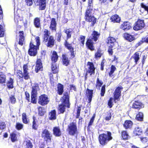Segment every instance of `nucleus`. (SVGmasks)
<instances>
[{
	"instance_id": "nucleus-1",
	"label": "nucleus",
	"mask_w": 148,
	"mask_h": 148,
	"mask_svg": "<svg viewBox=\"0 0 148 148\" xmlns=\"http://www.w3.org/2000/svg\"><path fill=\"white\" fill-rule=\"evenodd\" d=\"M112 139V134L109 131H106L105 133L100 134L99 136V143L102 146L106 145L109 141Z\"/></svg>"
},
{
	"instance_id": "nucleus-2",
	"label": "nucleus",
	"mask_w": 148,
	"mask_h": 148,
	"mask_svg": "<svg viewBox=\"0 0 148 148\" xmlns=\"http://www.w3.org/2000/svg\"><path fill=\"white\" fill-rule=\"evenodd\" d=\"M36 43H33L32 42L30 44V49L28 51L29 54L31 56H35L37 53V50L40 44V38L37 36L35 38Z\"/></svg>"
},
{
	"instance_id": "nucleus-3",
	"label": "nucleus",
	"mask_w": 148,
	"mask_h": 148,
	"mask_svg": "<svg viewBox=\"0 0 148 148\" xmlns=\"http://www.w3.org/2000/svg\"><path fill=\"white\" fill-rule=\"evenodd\" d=\"M50 33L48 30L44 29L43 31V42H48L47 46L48 47H51L54 44V40L52 36H49Z\"/></svg>"
},
{
	"instance_id": "nucleus-4",
	"label": "nucleus",
	"mask_w": 148,
	"mask_h": 148,
	"mask_svg": "<svg viewBox=\"0 0 148 148\" xmlns=\"http://www.w3.org/2000/svg\"><path fill=\"white\" fill-rule=\"evenodd\" d=\"M99 36V34L96 31H94L91 36L87 40L86 42V45L90 50L93 51L94 50L93 45V40L96 41Z\"/></svg>"
},
{
	"instance_id": "nucleus-5",
	"label": "nucleus",
	"mask_w": 148,
	"mask_h": 148,
	"mask_svg": "<svg viewBox=\"0 0 148 148\" xmlns=\"http://www.w3.org/2000/svg\"><path fill=\"white\" fill-rule=\"evenodd\" d=\"M32 91L31 92V102L36 103L37 95V91L40 90L39 85L37 83H34L31 84Z\"/></svg>"
},
{
	"instance_id": "nucleus-6",
	"label": "nucleus",
	"mask_w": 148,
	"mask_h": 148,
	"mask_svg": "<svg viewBox=\"0 0 148 148\" xmlns=\"http://www.w3.org/2000/svg\"><path fill=\"white\" fill-rule=\"evenodd\" d=\"M86 20L88 22H91V25L93 26L96 23L97 18L92 14V9H87L85 15Z\"/></svg>"
},
{
	"instance_id": "nucleus-7",
	"label": "nucleus",
	"mask_w": 148,
	"mask_h": 148,
	"mask_svg": "<svg viewBox=\"0 0 148 148\" xmlns=\"http://www.w3.org/2000/svg\"><path fill=\"white\" fill-rule=\"evenodd\" d=\"M68 130L69 134L74 135L77 133V130L76 123H71L68 125Z\"/></svg>"
},
{
	"instance_id": "nucleus-8",
	"label": "nucleus",
	"mask_w": 148,
	"mask_h": 148,
	"mask_svg": "<svg viewBox=\"0 0 148 148\" xmlns=\"http://www.w3.org/2000/svg\"><path fill=\"white\" fill-rule=\"evenodd\" d=\"M145 26L144 20L138 19L135 23L133 27V29L135 31H138L142 29Z\"/></svg>"
},
{
	"instance_id": "nucleus-9",
	"label": "nucleus",
	"mask_w": 148,
	"mask_h": 148,
	"mask_svg": "<svg viewBox=\"0 0 148 148\" xmlns=\"http://www.w3.org/2000/svg\"><path fill=\"white\" fill-rule=\"evenodd\" d=\"M35 4L37 5H39L40 10L45 9L46 6V0H33Z\"/></svg>"
},
{
	"instance_id": "nucleus-10",
	"label": "nucleus",
	"mask_w": 148,
	"mask_h": 148,
	"mask_svg": "<svg viewBox=\"0 0 148 148\" xmlns=\"http://www.w3.org/2000/svg\"><path fill=\"white\" fill-rule=\"evenodd\" d=\"M49 99L47 95H42L39 97L38 103L42 106L47 104L49 102Z\"/></svg>"
},
{
	"instance_id": "nucleus-11",
	"label": "nucleus",
	"mask_w": 148,
	"mask_h": 148,
	"mask_svg": "<svg viewBox=\"0 0 148 148\" xmlns=\"http://www.w3.org/2000/svg\"><path fill=\"white\" fill-rule=\"evenodd\" d=\"M41 136L47 141H51L52 135L47 130L45 129L42 132Z\"/></svg>"
},
{
	"instance_id": "nucleus-12",
	"label": "nucleus",
	"mask_w": 148,
	"mask_h": 148,
	"mask_svg": "<svg viewBox=\"0 0 148 148\" xmlns=\"http://www.w3.org/2000/svg\"><path fill=\"white\" fill-rule=\"evenodd\" d=\"M87 66L88 67V69L86 75H87L88 73L90 74V75H91L92 74H94L95 73V68L94 67L93 63L88 62Z\"/></svg>"
},
{
	"instance_id": "nucleus-13",
	"label": "nucleus",
	"mask_w": 148,
	"mask_h": 148,
	"mask_svg": "<svg viewBox=\"0 0 148 148\" xmlns=\"http://www.w3.org/2000/svg\"><path fill=\"white\" fill-rule=\"evenodd\" d=\"M122 89L121 87H118L116 89L114 95V101L116 102V100H118L121 95V90Z\"/></svg>"
},
{
	"instance_id": "nucleus-14",
	"label": "nucleus",
	"mask_w": 148,
	"mask_h": 148,
	"mask_svg": "<svg viewBox=\"0 0 148 148\" xmlns=\"http://www.w3.org/2000/svg\"><path fill=\"white\" fill-rule=\"evenodd\" d=\"M23 77L25 79H28L29 78V73L28 72V69L27 65H24L23 67Z\"/></svg>"
},
{
	"instance_id": "nucleus-15",
	"label": "nucleus",
	"mask_w": 148,
	"mask_h": 148,
	"mask_svg": "<svg viewBox=\"0 0 148 148\" xmlns=\"http://www.w3.org/2000/svg\"><path fill=\"white\" fill-rule=\"evenodd\" d=\"M19 39L18 44L21 46L23 45L25 42V38L23 32L22 31L19 32Z\"/></svg>"
},
{
	"instance_id": "nucleus-16",
	"label": "nucleus",
	"mask_w": 148,
	"mask_h": 148,
	"mask_svg": "<svg viewBox=\"0 0 148 148\" xmlns=\"http://www.w3.org/2000/svg\"><path fill=\"white\" fill-rule=\"evenodd\" d=\"M42 66L41 60L40 59H38L36 62L35 71L36 73H38L39 71L42 70Z\"/></svg>"
},
{
	"instance_id": "nucleus-17",
	"label": "nucleus",
	"mask_w": 148,
	"mask_h": 148,
	"mask_svg": "<svg viewBox=\"0 0 148 148\" xmlns=\"http://www.w3.org/2000/svg\"><path fill=\"white\" fill-rule=\"evenodd\" d=\"M116 43V39L113 37H110L108 38V44L110 47H113Z\"/></svg>"
},
{
	"instance_id": "nucleus-18",
	"label": "nucleus",
	"mask_w": 148,
	"mask_h": 148,
	"mask_svg": "<svg viewBox=\"0 0 148 148\" xmlns=\"http://www.w3.org/2000/svg\"><path fill=\"white\" fill-rule=\"evenodd\" d=\"M120 27L123 30H128L131 28L130 23L128 22L123 23L121 26Z\"/></svg>"
},
{
	"instance_id": "nucleus-19",
	"label": "nucleus",
	"mask_w": 148,
	"mask_h": 148,
	"mask_svg": "<svg viewBox=\"0 0 148 148\" xmlns=\"http://www.w3.org/2000/svg\"><path fill=\"white\" fill-rule=\"evenodd\" d=\"M93 91L92 90H90L88 88H87L86 90V95L88 99L89 103L91 101L92 97Z\"/></svg>"
},
{
	"instance_id": "nucleus-20",
	"label": "nucleus",
	"mask_w": 148,
	"mask_h": 148,
	"mask_svg": "<svg viewBox=\"0 0 148 148\" xmlns=\"http://www.w3.org/2000/svg\"><path fill=\"white\" fill-rule=\"evenodd\" d=\"M53 134L56 136H60L61 135V132L58 127H55L53 130Z\"/></svg>"
},
{
	"instance_id": "nucleus-21",
	"label": "nucleus",
	"mask_w": 148,
	"mask_h": 148,
	"mask_svg": "<svg viewBox=\"0 0 148 148\" xmlns=\"http://www.w3.org/2000/svg\"><path fill=\"white\" fill-rule=\"evenodd\" d=\"M58 56L57 55L56 52L53 51L52 54L51 56V58L52 63H55L58 60Z\"/></svg>"
},
{
	"instance_id": "nucleus-22",
	"label": "nucleus",
	"mask_w": 148,
	"mask_h": 148,
	"mask_svg": "<svg viewBox=\"0 0 148 148\" xmlns=\"http://www.w3.org/2000/svg\"><path fill=\"white\" fill-rule=\"evenodd\" d=\"M62 61L63 64L66 66H68L70 60L66 55L63 54L62 55Z\"/></svg>"
},
{
	"instance_id": "nucleus-23",
	"label": "nucleus",
	"mask_w": 148,
	"mask_h": 148,
	"mask_svg": "<svg viewBox=\"0 0 148 148\" xmlns=\"http://www.w3.org/2000/svg\"><path fill=\"white\" fill-rule=\"evenodd\" d=\"M143 107V104L138 101H135L133 104L132 107L136 109H140Z\"/></svg>"
},
{
	"instance_id": "nucleus-24",
	"label": "nucleus",
	"mask_w": 148,
	"mask_h": 148,
	"mask_svg": "<svg viewBox=\"0 0 148 148\" xmlns=\"http://www.w3.org/2000/svg\"><path fill=\"white\" fill-rule=\"evenodd\" d=\"M133 123L130 120L126 121L123 125L124 127L126 129L131 128L132 125Z\"/></svg>"
},
{
	"instance_id": "nucleus-25",
	"label": "nucleus",
	"mask_w": 148,
	"mask_h": 148,
	"mask_svg": "<svg viewBox=\"0 0 148 148\" xmlns=\"http://www.w3.org/2000/svg\"><path fill=\"white\" fill-rule=\"evenodd\" d=\"M73 30V29L71 28L65 29L64 30V32L66 34L67 39L71 38Z\"/></svg>"
},
{
	"instance_id": "nucleus-26",
	"label": "nucleus",
	"mask_w": 148,
	"mask_h": 148,
	"mask_svg": "<svg viewBox=\"0 0 148 148\" xmlns=\"http://www.w3.org/2000/svg\"><path fill=\"white\" fill-rule=\"evenodd\" d=\"M125 38L130 42L132 41L134 39V38L132 35L127 33H125L124 34Z\"/></svg>"
},
{
	"instance_id": "nucleus-27",
	"label": "nucleus",
	"mask_w": 148,
	"mask_h": 148,
	"mask_svg": "<svg viewBox=\"0 0 148 148\" xmlns=\"http://www.w3.org/2000/svg\"><path fill=\"white\" fill-rule=\"evenodd\" d=\"M56 112L55 110H53L50 112L49 114V118L50 120H54L56 119Z\"/></svg>"
},
{
	"instance_id": "nucleus-28",
	"label": "nucleus",
	"mask_w": 148,
	"mask_h": 148,
	"mask_svg": "<svg viewBox=\"0 0 148 148\" xmlns=\"http://www.w3.org/2000/svg\"><path fill=\"white\" fill-rule=\"evenodd\" d=\"M112 21L114 22H119L120 21V18L116 14L112 16L110 18Z\"/></svg>"
},
{
	"instance_id": "nucleus-29",
	"label": "nucleus",
	"mask_w": 148,
	"mask_h": 148,
	"mask_svg": "<svg viewBox=\"0 0 148 148\" xmlns=\"http://www.w3.org/2000/svg\"><path fill=\"white\" fill-rule=\"evenodd\" d=\"M56 26V23L55 20L54 18H52L51 20L50 28L52 30H55Z\"/></svg>"
},
{
	"instance_id": "nucleus-30",
	"label": "nucleus",
	"mask_w": 148,
	"mask_h": 148,
	"mask_svg": "<svg viewBox=\"0 0 148 148\" xmlns=\"http://www.w3.org/2000/svg\"><path fill=\"white\" fill-rule=\"evenodd\" d=\"M51 68L53 73H58V68L55 63H52Z\"/></svg>"
},
{
	"instance_id": "nucleus-31",
	"label": "nucleus",
	"mask_w": 148,
	"mask_h": 148,
	"mask_svg": "<svg viewBox=\"0 0 148 148\" xmlns=\"http://www.w3.org/2000/svg\"><path fill=\"white\" fill-rule=\"evenodd\" d=\"M57 88L58 93L59 95H62L63 92V86L60 84H58Z\"/></svg>"
},
{
	"instance_id": "nucleus-32",
	"label": "nucleus",
	"mask_w": 148,
	"mask_h": 148,
	"mask_svg": "<svg viewBox=\"0 0 148 148\" xmlns=\"http://www.w3.org/2000/svg\"><path fill=\"white\" fill-rule=\"evenodd\" d=\"M6 77L5 75L2 72H0V83L3 84L5 82Z\"/></svg>"
},
{
	"instance_id": "nucleus-33",
	"label": "nucleus",
	"mask_w": 148,
	"mask_h": 148,
	"mask_svg": "<svg viewBox=\"0 0 148 148\" xmlns=\"http://www.w3.org/2000/svg\"><path fill=\"white\" fill-rule=\"evenodd\" d=\"M116 70V68L115 66L112 65L110 67V71L109 73V75L110 77H112L113 76V73L114 71Z\"/></svg>"
},
{
	"instance_id": "nucleus-34",
	"label": "nucleus",
	"mask_w": 148,
	"mask_h": 148,
	"mask_svg": "<svg viewBox=\"0 0 148 148\" xmlns=\"http://www.w3.org/2000/svg\"><path fill=\"white\" fill-rule=\"evenodd\" d=\"M142 130L139 127H137L135 128L134 131V133L136 135H140L141 134Z\"/></svg>"
},
{
	"instance_id": "nucleus-35",
	"label": "nucleus",
	"mask_w": 148,
	"mask_h": 148,
	"mask_svg": "<svg viewBox=\"0 0 148 148\" xmlns=\"http://www.w3.org/2000/svg\"><path fill=\"white\" fill-rule=\"evenodd\" d=\"M34 24L36 27L39 28L40 26V19L38 18H36L34 20Z\"/></svg>"
},
{
	"instance_id": "nucleus-36",
	"label": "nucleus",
	"mask_w": 148,
	"mask_h": 148,
	"mask_svg": "<svg viewBox=\"0 0 148 148\" xmlns=\"http://www.w3.org/2000/svg\"><path fill=\"white\" fill-rule=\"evenodd\" d=\"M66 105H61L59 106L58 110L60 113H63L65 110Z\"/></svg>"
},
{
	"instance_id": "nucleus-37",
	"label": "nucleus",
	"mask_w": 148,
	"mask_h": 148,
	"mask_svg": "<svg viewBox=\"0 0 148 148\" xmlns=\"http://www.w3.org/2000/svg\"><path fill=\"white\" fill-rule=\"evenodd\" d=\"M136 120L139 121H142L143 119V114L142 112H139L138 114L136 116Z\"/></svg>"
},
{
	"instance_id": "nucleus-38",
	"label": "nucleus",
	"mask_w": 148,
	"mask_h": 148,
	"mask_svg": "<svg viewBox=\"0 0 148 148\" xmlns=\"http://www.w3.org/2000/svg\"><path fill=\"white\" fill-rule=\"evenodd\" d=\"M10 137L12 141L13 142L17 140L16 135L14 132L10 134Z\"/></svg>"
},
{
	"instance_id": "nucleus-39",
	"label": "nucleus",
	"mask_w": 148,
	"mask_h": 148,
	"mask_svg": "<svg viewBox=\"0 0 148 148\" xmlns=\"http://www.w3.org/2000/svg\"><path fill=\"white\" fill-rule=\"evenodd\" d=\"M13 80L11 78H10L7 83V86L9 88H13Z\"/></svg>"
},
{
	"instance_id": "nucleus-40",
	"label": "nucleus",
	"mask_w": 148,
	"mask_h": 148,
	"mask_svg": "<svg viewBox=\"0 0 148 148\" xmlns=\"http://www.w3.org/2000/svg\"><path fill=\"white\" fill-rule=\"evenodd\" d=\"M24 144L25 145L27 148H32V145L29 140L25 141L24 142Z\"/></svg>"
},
{
	"instance_id": "nucleus-41",
	"label": "nucleus",
	"mask_w": 148,
	"mask_h": 148,
	"mask_svg": "<svg viewBox=\"0 0 148 148\" xmlns=\"http://www.w3.org/2000/svg\"><path fill=\"white\" fill-rule=\"evenodd\" d=\"M121 135L123 139H127L128 138L129 135L126 131H123L122 132Z\"/></svg>"
},
{
	"instance_id": "nucleus-42",
	"label": "nucleus",
	"mask_w": 148,
	"mask_h": 148,
	"mask_svg": "<svg viewBox=\"0 0 148 148\" xmlns=\"http://www.w3.org/2000/svg\"><path fill=\"white\" fill-rule=\"evenodd\" d=\"M139 54L137 52L134 55L133 58L135 60V62L136 64H137V62L139 59Z\"/></svg>"
},
{
	"instance_id": "nucleus-43",
	"label": "nucleus",
	"mask_w": 148,
	"mask_h": 148,
	"mask_svg": "<svg viewBox=\"0 0 148 148\" xmlns=\"http://www.w3.org/2000/svg\"><path fill=\"white\" fill-rule=\"evenodd\" d=\"M64 45L65 47L69 49L70 51H71L72 50H73V48L72 47L71 45L69 44L66 40L65 41Z\"/></svg>"
},
{
	"instance_id": "nucleus-44",
	"label": "nucleus",
	"mask_w": 148,
	"mask_h": 148,
	"mask_svg": "<svg viewBox=\"0 0 148 148\" xmlns=\"http://www.w3.org/2000/svg\"><path fill=\"white\" fill-rule=\"evenodd\" d=\"M22 120L23 122L25 123H28V121L26 117V114L24 113L22 114Z\"/></svg>"
},
{
	"instance_id": "nucleus-45",
	"label": "nucleus",
	"mask_w": 148,
	"mask_h": 148,
	"mask_svg": "<svg viewBox=\"0 0 148 148\" xmlns=\"http://www.w3.org/2000/svg\"><path fill=\"white\" fill-rule=\"evenodd\" d=\"M101 52V51L99 50H98L97 51L95 55V57L96 58H100L102 54Z\"/></svg>"
},
{
	"instance_id": "nucleus-46",
	"label": "nucleus",
	"mask_w": 148,
	"mask_h": 148,
	"mask_svg": "<svg viewBox=\"0 0 148 148\" xmlns=\"http://www.w3.org/2000/svg\"><path fill=\"white\" fill-rule=\"evenodd\" d=\"M4 34V30L3 26L0 25V37H3Z\"/></svg>"
},
{
	"instance_id": "nucleus-47",
	"label": "nucleus",
	"mask_w": 148,
	"mask_h": 148,
	"mask_svg": "<svg viewBox=\"0 0 148 148\" xmlns=\"http://www.w3.org/2000/svg\"><path fill=\"white\" fill-rule=\"evenodd\" d=\"M92 1L93 0H88V6L87 9H92V7L93 4Z\"/></svg>"
},
{
	"instance_id": "nucleus-48",
	"label": "nucleus",
	"mask_w": 148,
	"mask_h": 148,
	"mask_svg": "<svg viewBox=\"0 0 148 148\" xmlns=\"http://www.w3.org/2000/svg\"><path fill=\"white\" fill-rule=\"evenodd\" d=\"M10 101L11 103L12 104L16 102V99L14 96L11 95L10 97Z\"/></svg>"
},
{
	"instance_id": "nucleus-49",
	"label": "nucleus",
	"mask_w": 148,
	"mask_h": 148,
	"mask_svg": "<svg viewBox=\"0 0 148 148\" xmlns=\"http://www.w3.org/2000/svg\"><path fill=\"white\" fill-rule=\"evenodd\" d=\"M16 127L18 130H20L23 128V125L22 124L18 123L16 124Z\"/></svg>"
},
{
	"instance_id": "nucleus-50",
	"label": "nucleus",
	"mask_w": 148,
	"mask_h": 148,
	"mask_svg": "<svg viewBox=\"0 0 148 148\" xmlns=\"http://www.w3.org/2000/svg\"><path fill=\"white\" fill-rule=\"evenodd\" d=\"M105 91V85H103L102 86L101 90V96H103Z\"/></svg>"
},
{
	"instance_id": "nucleus-51",
	"label": "nucleus",
	"mask_w": 148,
	"mask_h": 148,
	"mask_svg": "<svg viewBox=\"0 0 148 148\" xmlns=\"http://www.w3.org/2000/svg\"><path fill=\"white\" fill-rule=\"evenodd\" d=\"M5 127V125L4 122L0 121V129H4Z\"/></svg>"
},
{
	"instance_id": "nucleus-52",
	"label": "nucleus",
	"mask_w": 148,
	"mask_h": 148,
	"mask_svg": "<svg viewBox=\"0 0 148 148\" xmlns=\"http://www.w3.org/2000/svg\"><path fill=\"white\" fill-rule=\"evenodd\" d=\"M85 38V37L83 36H81L80 38L79 41H80L82 44L83 45L84 44V40Z\"/></svg>"
},
{
	"instance_id": "nucleus-53",
	"label": "nucleus",
	"mask_w": 148,
	"mask_h": 148,
	"mask_svg": "<svg viewBox=\"0 0 148 148\" xmlns=\"http://www.w3.org/2000/svg\"><path fill=\"white\" fill-rule=\"evenodd\" d=\"M113 100V99L112 98H110L108 102V105L110 107V108H111L112 107Z\"/></svg>"
},
{
	"instance_id": "nucleus-54",
	"label": "nucleus",
	"mask_w": 148,
	"mask_h": 148,
	"mask_svg": "<svg viewBox=\"0 0 148 148\" xmlns=\"http://www.w3.org/2000/svg\"><path fill=\"white\" fill-rule=\"evenodd\" d=\"M95 118V115H94L92 117L91 119L90 120L89 123L88 124V126H90L92 124Z\"/></svg>"
},
{
	"instance_id": "nucleus-55",
	"label": "nucleus",
	"mask_w": 148,
	"mask_h": 148,
	"mask_svg": "<svg viewBox=\"0 0 148 148\" xmlns=\"http://www.w3.org/2000/svg\"><path fill=\"white\" fill-rule=\"evenodd\" d=\"M14 19L15 22L16 23H18V21L20 20L19 16L16 15V14H15Z\"/></svg>"
},
{
	"instance_id": "nucleus-56",
	"label": "nucleus",
	"mask_w": 148,
	"mask_h": 148,
	"mask_svg": "<svg viewBox=\"0 0 148 148\" xmlns=\"http://www.w3.org/2000/svg\"><path fill=\"white\" fill-rule=\"evenodd\" d=\"M17 73L18 75V76L19 77L21 78H23V73L20 70H18Z\"/></svg>"
},
{
	"instance_id": "nucleus-57",
	"label": "nucleus",
	"mask_w": 148,
	"mask_h": 148,
	"mask_svg": "<svg viewBox=\"0 0 148 148\" xmlns=\"http://www.w3.org/2000/svg\"><path fill=\"white\" fill-rule=\"evenodd\" d=\"M33 120L34 121L33 122L32 127L33 129L36 130L37 128V126L36 125V122L35 121V119L34 117L33 118Z\"/></svg>"
},
{
	"instance_id": "nucleus-58",
	"label": "nucleus",
	"mask_w": 148,
	"mask_h": 148,
	"mask_svg": "<svg viewBox=\"0 0 148 148\" xmlns=\"http://www.w3.org/2000/svg\"><path fill=\"white\" fill-rule=\"evenodd\" d=\"M25 95L26 96V99L28 101H29V97L30 95L28 92L26 91L25 92Z\"/></svg>"
},
{
	"instance_id": "nucleus-59",
	"label": "nucleus",
	"mask_w": 148,
	"mask_h": 148,
	"mask_svg": "<svg viewBox=\"0 0 148 148\" xmlns=\"http://www.w3.org/2000/svg\"><path fill=\"white\" fill-rule=\"evenodd\" d=\"M27 5H31L33 3L32 0H25Z\"/></svg>"
},
{
	"instance_id": "nucleus-60",
	"label": "nucleus",
	"mask_w": 148,
	"mask_h": 148,
	"mask_svg": "<svg viewBox=\"0 0 148 148\" xmlns=\"http://www.w3.org/2000/svg\"><path fill=\"white\" fill-rule=\"evenodd\" d=\"M39 114L41 116L43 115L44 114V112L42 110V109L41 108H39Z\"/></svg>"
},
{
	"instance_id": "nucleus-61",
	"label": "nucleus",
	"mask_w": 148,
	"mask_h": 148,
	"mask_svg": "<svg viewBox=\"0 0 148 148\" xmlns=\"http://www.w3.org/2000/svg\"><path fill=\"white\" fill-rule=\"evenodd\" d=\"M141 5L142 8H144L145 10L147 11V12H148V7L146 6L143 3H141Z\"/></svg>"
},
{
	"instance_id": "nucleus-62",
	"label": "nucleus",
	"mask_w": 148,
	"mask_h": 148,
	"mask_svg": "<svg viewBox=\"0 0 148 148\" xmlns=\"http://www.w3.org/2000/svg\"><path fill=\"white\" fill-rule=\"evenodd\" d=\"M81 109L80 108H78L77 110V118H78L79 116H80V112Z\"/></svg>"
},
{
	"instance_id": "nucleus-63",
	"label": "nucleus",
	"mask_w": 148,
	"mask_h": 148,
	"mask_svg": "<svg viewBox=\"0 0 148 148\" xmlns=\"http://www.w3.org/2000/svg\"><path fill=\"white\" fill-rule=\"evenodd\" d=\"M111 114H108L106 118V119L107 121L110 120L111 119Z\"/></svg>"
},
{
	"instance_id": "nucleus-64",
	"label": "nucleus",
	"mask_w": 148,
	"mask_h": 148,
	"mask_svg": "<svg viewBox=\"0 0 148 148\" xmlns=\"http://www.w3.org/2000/svg\"><path fill=\"white\" fill-rule=\"evenodd\" d=\"M101 2L103 3H108V2L109 1L112 2L113 0H101Z\"/></svg>"
}]
</instances>
